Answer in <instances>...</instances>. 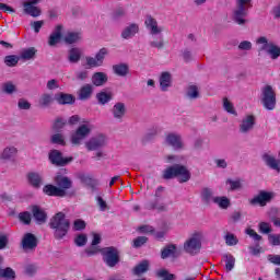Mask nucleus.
Instances as JSON below:
<instances>
[{
  "label": "nucleus",
  "instance_id": "1",
  "mask_svg": "<svg viewBox=\"0 0 280 280\" xmlns=\"http://www.w3.org/2000/svg\"><path fill=\"white\" fill-rule=\"evenodd\" d=\"M50 229H52L56 240H62L68 233L71 226L69 219L62 212H58L50 219L49 222Z\"/></svg>",
  "mask_w": 280,
  "mask_h": 280
},
{
  "label": "nucleus",
  "instance_id": "23",
  "mask_svg": "<svg viewBox=\"0 0 280 280\" xmlns=\"http://www.w3.org/2000/svg\"><path fill=\"white\" fill-rule=\"evenodd\" d=\"M60 38H62V25H57L48 38L49 47H56L60 43Z\"/></svg>",
  "mask_w": 280,
  "mask_h": 280
},
{
  "label": "nucleus",
  "instance_id": "30",
  "mask_svg": "<svg viewBox=\"0 0 280 280\" xmlns=\"http://www.w3.org/2000/svg\"><path fill=\"white\" fill-rule=\"evenodd\" d=\"M108 82V75L104 72H96L92 75L94 86H104Z\"/></svg>",
  "mask_w": 280,
  "mask_h": 280
},
{
  "label": "nucleus",
  "instance_id": "24",
  "mask_svg": "<svg viewBox=\"0 0 280 280\" xmlns=\"http://www.w3.org/2000/svg\"><path fill=\"white\" fill-rule=\"evenodd\" d=\"M170 257H178V247L174 244H168L161 250V259Z\"/></svg>",
  "mask_w": 280,
  "mask_h": 280
},
{
  "label": "nucleus",
  "instance_id": "8",
  "mask_svg": "<svg viewBox=\"0 0 280 280\" xmlns=\"http://www.w3.org/2000/svg\"><path fill=\"white\" fill-rule=\"evenodd\" d=\"M108 143V138L106 135L101 133L92 137L89 141L85 142V148L89 152H97V150H102V148H106Z\"/></svg>",
  "mask_w": 280,
  "mask_h": 280
},
{
  "label": "nucleus",
  "instance_id": "56",
  "mask_svg": "<svg viewBox=\"0 0 280 280\" xmlns=\"http://www.w3.org/2000/svg\"><path fill=\"white\" fill-rule=\"evenodd\" d=\"M85 62L91 69L95 67H102V65L97 61L96 57H85Z\"/></svg>",
  "mask_w": 280,
  "mask_h": 280
},
{
  "label": "nucleus",
  "instance_id": "36",
  "mask_svg": "<svg viewBox=\"0 0 280 280\" xmlns=\"http://www.w3.org/2000/svg\"><path fill=\"white\" fill-rule=\"evenodd\" d=\"M96 100L101 106H106L113 100V92L101 91L96 94Z\"/></svg>",
  "mask_w": 280,
  "mask_h": 280
},
{
  "label": "nucleus",
  "instance_id": "34",
  "mask_svg": "<svg viewBox=\"0 0 280 280\" xmlns=\"http://www.w3.org/2000/svg\"><path fill=\"white\" fill-rule=\"evenodd\" d=\"M102 242V236L100 234H93V241H92V246L85 249V253L88 257H92V255H96L97 250V244Z\"/></svg>",
  "mask_w": 280,
  "mask_h": 280
},
{
  "label": "nucleus",
  "instance_id": "43",
  "mask_svg": "<svg viewBox=\"0 0 280 280\" xmlns=\"http://www.w3.org/2000/svg\"><path fill=\"white\" fill-rule=\"evenodd\" d=\"M186 96L189 100H198V97H200V91L196 85H189L186 91Z\"/></svg>",
  "mask_w": 280,
  "mask_h": 280
},
{
  "label": "nucleus",
  "instance_id": "53",
  "mask_svg": "<svg viewBox=\"0 0 280 280\" xmlns=\"http://www.w3.org/2000/svg\"><path fill=\"white\" fill-rule=\"evenodd\" d=\"M159 132H161V128L159 126L151 127L145 135V139L150 141V139H154Z\"/></svg>",
  "mask_w": 280,
  "mask_h": 280
},
{
  "label": "nucleus",
  "instance_id": "52",
  "mask_svg": "<svg viewBox=\"0 0 280 280\" xmlns=\"http://www.w3.org/2000/svg\"><path fill=\"white\" fill-rule=\"evenodd\" d=\"M223 108L226 110V113H230V115H237L235 108L233 107V103L230 102L229 98H223Z\"/></svg>",
  "mask_w": 280,
  "mask_h": 280
},
{
  "label": "nucleus",
  "instance_id": "38",
  "mask_svg": "<svg viewBox=\"0 0 280 280\" xmlns=\"http://www.w3.org/2000/svg\"><path fill=\"white\" fill-rule=\"evenodd\" d=\"M213 202L214 205H218L220 209H229L231 207V199H229L226 196L214 197Z\"/></svg>",
  "mask_w": 280,
  "mask_h": 280
},
{
  "label": "nucleus",
  "instance_id": "45",
  "mask_svg": "<svg viewBox=\"0 0 280 280\" xmlns=\"http://www.w3.org/2000/svg\"><path fill=\"white\" fill-rule=\"evenodd\" d=\"M0 277L3 279H15L16 272L10 267H7L5 269H0Z\"/></svg>",
  "mask_w": 280,
  "mask_h": 280
},
{
  "label": "nucleus",
  "instance_id": "58",
  "mask_svg": "<svg viewBox=\"0 0 280 280\" xmlns=\"http://www.w3.org/2000/svg\"><path fill=\"white\" fill-rule=\"evenodd\" d=\"M20 221L23 222V224H31L32 222V214L30 212H21L19 214Z\"/></svg>",
  "mask_w": 280,
  "mask_h": 280
},
{
  "label": "nucleus",
  "instance_id": "55",
  "mask_svg": "<svg viewBox=\"0 0 280 280\" xmlns=\"http://www.w3.org/2000/svg\"><path fill=\"white\" fill-rule=\"evenodd\" d=\"M148 243V237L145 236H138L137 238L133 240V248H141L144 244Z\"/></svg>",
  "mask_w": 280,
  "mask_h": 280
},
{
  "label": "nucleus",
  "instance_id": "25",
  "mask_svg": "<svg viewBox=\"0 0 280 280\" xmlns=\"http://www.w3.org/2000/svg\"><path fill=\"white\" fill-rule=\"evenodd\" d=\"M23 8H24V14H28V16H33V19L40 16V9L36 7V3L24 2Z\"/></svg>",
  "mask_w": 280,
  "mask_h": 280
},
{
  "label": "nucleus",
  "instance_id": "48",
  "mask_svg": "<svg viewBox=\"0 0 280 280\" xmlns=\"http://www.w3.org/2000/svg\"><path fill=\"white\" fill-rule=\"evenodd\" d=\"M50 142L55 143L57 145H65V143H66L65 142V136L60 132L55 133V135L51 136Z\"/></svg>",
  "mask_w": 280,
  "mask_h": 280
},
{
  "label": "nucleus",
  "instance_id": "31",
  "mask_svg": "<svg viewBox=\"0 0 280 280\" xmlns=\"http://www.w3.org/2000/svg\"><path fill=\"white\" fill-rule=\"evenodd\" d=\"M200 198L205 205H211L213 202V189L209 187H203L200 192Z\"/></svg>",
  "mask_w": 280,
  "mask_h": 280
},
{
  "label": "nucleus",
  "instance_id": "47",
  "mask_svg": "<svg viewBox=\"0 0 280 280\" xmlns=\"http://www.w3.org/2000/svg\"><path fill=\"white\" fill-rule=\"evenodd\" d=\"M158 277H160L162 280H175L176 275L170 273L166 269H161L158 271Z\"/></svg>",
  "mask_w": 280,
  "mask_h": 280
},
{
  "label": "nucleus",
  "instance_id": "7",
  "mask_svg": "<svg viewBox=\"0 0 280 280\" xmlns=\"http://www.w3.org/2000/svg\"><path fill=\"white\" fill-rule=\"evenodd\" d=\"M101 253L103 255V261L109 268H115V266L119 264V249H117V247H104L101 249Z\"/></svg>",
  "mask_w": 280,
  "mask_h": 280
},
{
  "label": "nucleus",
  "instance_id": "6",
  "mask_svg": "<svg viewBox=\"0 0 280 280\" xmlns=\"http://www.w3.org/2000/svg\"><path fill=\"white\" fill-rule=\"evenodd\" d=\"M261 104L267 110H275L277 106V94L270 85L261 89Z\"/></svg>",
  "mask_w": 280,
  "mask_h": 280
},
{
  "label": "nucleus",
  "instance_id": "32",
  "mask_svg": "<svg viewBox=\"0 0 280 280\" xmlns=\"http://www.w3.org/2000/svg\"><path fill=\"white\" fill-rule=\"evenodd\" d=\"M27 180L32 187H35V189H38L40 185H43V176L38 173H28Z\"/></svg>",
  "mask_w": 280,
  "mask_h": 280
},
{
  "label": "nucleus",
  "instance_id": "40",
  "mask_svg": "<svg viewBox=\"0 0 280 280\" xmlns=\"http://www.w3.org/2000/svg\"><path fill=\"white\" fill-rule=\"evenodd\" d=\"M223 261L225 264V271L231 272L235 268V258L232 254H223Z\"/></svg>",
  "mask_w": 280,
  "mask_h": 280
},
{
  "label": "nucleus",
  "instance_id": "35",
  "mask_svg": "<svg viewBox=\"0 0 280 280\" xmlns=\"http://www.w3.org/2000/svg\"><path fill=\"white\" fill-rule=\"evenodd\" d=\"M149 268L150 262L148 260H142L133 268L132 273L136 275V277H141V275L148 272Z\"/></svg>",
  "mask_w": 280,
  "mask_h": 280
},
{
  "label": "nucleus",
  "instance_id": "12",
  "mask_svg": "<svg viewBox=\"0 0 280 280\" xmlns=\"http://www.w3.org/2000/svg\"><path fill=\"white\" fill-rule=\"evenodd\" d=\"M38 246V238L36 235L32 233H26L22 237L21 247L24 250V253H32V250H36V247Z\"/></svg>",
  "mask_w": 280,
  "mask_h": 280
},
{
  "label": "nucleus",
  "instance_id": "15",
  "mask_svg": "<svg viewBox=\"0 0 280 280\" xmlns=\"http://www.w3.org/2000/svg\"><path fill=\"white\" fill-rule=\"evenodd\" d=\"M43 191L46 196H55L57 198H65V196H67V191L51 184L44 186Z\"/></svg>",
  "mask_w": 280,
  "mask_h": 280
},
{
  "label": "nucleus",
  "instance_id": "61",
  "mask_svg": "<svg viewBox=\"0 0 280 280\" xmlns=\"http://www.w3.org/2000/svg\"><path fill=\"white\" fill-rule=\"evenodd\" d=\"M268 240L271 246H280V234H269Z\"/></svg>",
  "mask_w": 280,
  "mask_h": 280
},
{
  "label": "nucleus",
  "instance_id": "5",
  "mask_svg": "<svg viewBox=\"0 0 280 280\" xmlns=\"http://www.w3.org/2000/svg\"><path fill=\"white\" fill-rule=\"evenodd\" d=\"M183 248L187 255H191L192 257L198 255V253H200V248H202V236L200 233H194L190 237H188L184 242Z\"/></svg>",
  "mask_w": 280,
  "mask_h": 280
},
{
  "label": "nucleus",
  "instance_id": "59",
  "mask_svg": "<svg viewBox=\"0 0 280 280\" xmlns=\"http://www.w3.org/2000/svg\"><path fill=\"white\" fill-rule=\"evenodd\" d=\"M84 229H86V222H84V220L78 219L74 221L73 223L74 231H84Z\"/></svg>",
  "mask_w": 280,
  "mask_h": 280
},
{
  "label": "nucleus",
  "instance_id": "54",
  "mask_svg": "<svg viewBox=\"0 0 280 280\" xmlns=\"http://www.w3.org/2000/svg\"><path fill=\"white\" fill-rule=\"evenodd\" d=\"M18 108H20V110H30L32 108V104L25 98H20L18 102Z\"/></svg>",
  "mask_w": 280,
  "mask_h": 280
},
{
  "label": "nucleus",
  "instance_id": "46",
  "mask_svg": "<svg viewBox=\"0 0 280 280\" xmlns=\"http://www.w3.org/2000/svg\"><path fill=\"white\" fill-rule=\"evenodd\" d=\"M20 59L21 58H19L16 55H9L4 58V65H7V67H16Z\"/></svg>",
  "mask_w": 280,
  "mask_h": 280
},
{
  "label": "nucleus",
  "instance_id": "57",
  "mask_svg": "<svg viewBox=\"0 0 280 280\" xmlns=\"http://www.w3.org/2000/svg\"><path fill=\"white\" fill-rule=\"evenodd\" d=\"M165 43L163 42V36H160L158 39L150 42V47L154 49H163Z\"/></svg>",
  "mask_w": 280,
  "mask_h": 280
},
{
  "label": "nucleus",
  "instance_id": "51",
  "mask_svg": "<svg viewBox=\"0 0 280 280\" xmlns=\"http://www.w3.org/2000/svg\"><path fill=\"white\" fill-rule=\"evenodd\" d=\"M258 229L264 235H269V233H272V225H270L268 222H260Z\"/></svg>",
  "mask_w": 280,
  "mask_h": 280
},
{
  "label": "nucleus",
  "instance_id": "9",
  "mask_svg": "<svg viewBox=\"0 0 280 280\" xmlns=\"http://www.w3.org/2000/svg\"><path fill=\"white\" fill-rule=\"evenodd\" d=\"M91 130H93V125L84 124L81 125L74 135L71 137V143L73 145H80L83 140L91 135Z\"/></svg>",
  "mask_w": 280,
  "mask_h": 280
},
{
  "label": "nucleus",
  "instance_id": "28",
  "mask_svg": "<svg viewBox=\"0 0 280 280\" xmlns=\"http://www.w3.org/2000/svg\"><path fill=\"white\" fill-rule=\"evenodd\" d=\"M63 40L67 45H73L75 43H80V40H82V33H80V32H68L63 36Z\"/></svg>",
  "mask_w": 280,
  "mask_h": 280
},
{
  "label": "nucleus",
  "instance_id": "49",
  "mask_svg": "<svg viewBox=\"0 0 280 280\" xmlns=\"http://www.w3.org/2000/svg\"><path fill=\"white\" fill-rule=\"evenodd\" d=\"M226 185H230V191L242 189V182L240 179H228Z\"/></svg>",
  "mask_w": 280,
  "mask_h": 280
},
{
  "label": "nucleus",
  "instance_id": "63",
  "mask_svg": "<svg viewBox=\"0 0 280 280\" xmlns=\"http://www.w3.org/2000/svg\"><path fill=\"white\" fill-rule=\"evenodd\" d=\"M246 235H249V237H253V240H255V242H261V235L257 234V232H255V230L253 229H247L245 231Z\"/></svg>",
  "mask_w": 280,
  "mask_h": 280
},
{
  "label": "nucleus",
  "instance_id": "62",
  "mask_svg": "<svg viewBox=\"0 0 280 280\" xmlns=\"http://www.w3.org/2000/svg\"><path fill=\"white\" fill-rule=\"evenodd\" d=\"M77 246H86L88 237L85 234H80L74 240Z\"/></svg>",
  "mask_w": 280,
  "mask_h": 280
},
{
  "label": "nucleus",
  "instance_id": "39",
  "mask_svg": "<svg viewBox=\"0 0 280 280\" xmlns=\"http://www.w3.org/2000/svg\"><path fill=\"white\" fill-rule=\"evenodd\" d=\"M145 25L148 30H150L151 34L153 35L161 34V32H163V30L159 28V24L156 23V20L152 18L147 19Z\"/></svg>",
  "mask_w": 280,
  "mask_h": 280
},
{
  "label": "nucleus",
  "instance_id": "44",
  "mask_svg": "<svg viewBox=\"0 0 280 280\" xmlns=\"http://www.w3.org/2000/svg\"><path fill=\"white\" fill-rule=\"evenodd\" d=\"M224 240L226 246H237V244H240V240L233 233H226Z\"/></svg>",
  "mask_w": 280,
  "mask_h": 280
},
{
  "label": "nucleus",
  "instance_id": "3",
  "mask_svg": "<svg viewBox=\"0 0 280 280\" xmlns=\"http://www.w3.org/2000/svg\"><path fill=\"white\" fill-rule=\"evenodd\" d=\"M253 0H236V7L233 10L232 19L237 25L246 24V16H248V10L252 8Z\"/></svg>",
  "mask_w": 280,
  "mask_h": 280
},
{
  "label": "nucleus",
  "instance_id": "13",
  "mask_svg": "<svg viewBox=\"0 0 280 280\" xmlns=\"http://www.w3.org/2000/svg\"><path fill=\"white\" fill-rule=\"evenodd\" d=\"M110 113L114 119H116V121H122L127 113L126 103H122V102L115 103L113 108L110 109Z\"/></svg>",
  "mask_w": 280,
  "mask_h": 280
},
{
  "label": "nucleus",
  "instance_id": "42",
  "mask_svg": "<svg viewBox=\"0 0 280 280\" xmlns=\"http://www.w3.org/2000/svg\"><path fill=\"white\" fill-rule=\"evenodd\" d=\"M67 126V119L62 117H57L52 124V130L55 132H62V128Z\"/></svg>",
  "mask_w": 280,
  "mask_h": 280
},
{
  "label": "nucleus",
  "instance_id": "27",
  "mask_svg": "<svg viewBox=\"0 0 280 280\" xmlns=\"http://www.w3.org/2000/svg\"><path fill=\"white\" fill-rule=\"evenodd\" d=\"M113 72L119 78H126L130 73V67L128 63H117L113 66Z\"/></svg>",
  "mask_w": 280,
  "mask_h": 280
},
{
  "label": "nucleus",
  "instance_id": "11",
  "mask_svg": "<svg viewBox=\"0 0 280 280\" xmlns=\"http://www.w3.org/2000/svg\"><path fill=\"white\" fill-rule=\"evenodd\" d=\"M49 161L52 163V165H56L57 167H65V165H69L71 161H73V158H65L62 156V152L59 150H51L49 152Z\"/></svg>",
  "mask_w": 280,
  "mask_h": 280
},
{
  "label": "nucleus",
  "instance_id": "2",
  "mask_svg": "<svg viewBox=\"0 0 280 280\" xmlns=\"http://www.w3.org/2000/svg\"><path fill=\"white\" fill-rule=\"evenodd\" d=\"M163 178L164 180L178 178V183H189L191 180V172L183 164H175L164 170Z\"/></svg>",
  "mask_w": 280,
  "mask_h": 280
},
{
  "label": "nucleus",
  "instance_id": "17",
  "mask_svg": "<svg viewBox=\"0 0 280 280\" xmlns=\"http://www.w3.org/2000/svg\"><path fill=\"white\" fill-rule=\"evenodd\" d=\"M68 62L70 65H78L80 60H82V48L79 47H72L68 50V57H67Z\"/></svg>",
  "mask_w": 280,
  "mask_h": 280
},
{
  "label": "nucleus",
  "instance_id": "16",
  "mask_svg": "<svg viewBox=\"0 0 280 280\" xmlns=\"http://www.w3.org/2000/svg\"><path fill=\"white\" fill-rule=\"evenodd\" d=\"M165 141L167 145H171L174 150H183V139L179 135L168 133Z\"/></svg>",
  "mask_w": 280,
  "mask_h": 280
},
{
  "label": "nucleus",
  "instance_id": "21",
  "mask_svg": "<svg viewBox=\"0 0 280 280\" xmlns=\"http://www.w3.org/2000/svg\"><path fill=\"white\" fill-rule=\"evenodd\" d=\"M55 183L59 189H62L63 191H67V189H71L73 186V182L67 176L63 175H57L55 177Z\"/></svg>",
  "mask_w": 280,
  "mask_h": 280
},
{
  "label": "nucleus",
  "instance_id": "33",
  "mask_svg": "<svg viewBox=\"0 0 280 280\" xmlns=\"http://www.w3.org/2000/svg\"><path fill=\"white\" fill-rule=\"evenodd\" d=\"M92 95H93V85L91 84L83 85L79 91V100L81 101L91 100Z\"/></svg>",
  "mask_w": 280,
  "mask_h": 280
},
{
  "label": "nucleus",
  "instance_id": "19",
  "mask_svg": "<svg viewBox=\"0 0 280 280\" xmlns=\"http://www.w3.org/2000/svg\"><path fill=\"white\" fill-rule=\"evenodd\" d=\"M139 34V25L136 23L129 24L121 32V38L125 40H130V38H135Z\"/></svg>",
  "mask_w": 280,
  "mask_h": 280
},
{
  "label": "nucleus",
  "instance_id": "10",
  "mask_svg": "<svg viewBox=\"0 0 280 280\" xmlns=\"http://www.w3.org/2000/svg\"><path fill=\"white\" fill-rule=\"evenodd\" d=\"M275 198V194L260 190L256 196L248 200L252 207H266Z\"/></svg>",
  "mask_w": 280,
  "mask_h": 280
},
{
  "label": "nucleus",
  "instance_id": "64",
  "mask_svg": "<svg viewBox=\"0 0 280 280\" xmlns=\"http://www.w3.org/2000/svg\"><path fill=\"white\" fill-rule=\"evenodd\" d=\"M267 259L268 261H270V264H273L275 266H280V255H268Z\"/></svg>",
  "mask_w": 280,
  "mask_h": 280
},
{
  "label": "nucleus",
  "instance_id": "20",
  "mask_svg": "<svg viewBox=\"0 0 280 280\" xmlns=\"http://www.w3.org/2000/svg\"><path fill=\"white\" fill-rule=\"evenodd\" d=\"M32 214L37 224H45L47 222V212L38 206L32 207Z\"/></svg>",
  "mask_w": 280,
  "mask_h": 280
},
{
  "label": "nucleus",
  "instance_id": "41",
  "mask_svg": "<svg viewBox=\"0 0 280 280\" xmlns=\"http://www.w3.org/2000/svg\"><path fill=\"white\" fill-rule=\"evenodd\" d=\"M36 51L37 50L34 47L23 49L21 51L20 58L21 60H34V58H36Z\"/></svg>",
  "mask_w": 280,
  "mask_h": 280
},
{
  "label": "nucleus",
  "instance_id": "29",
  "mask_svg": "<svg viewBox=\"0 0 280 280\" xmlns=\"http://www.w3.org/2000/svg\"><path fill=\"white\" fill-rule=\"evenodd\" d=\"M54 100H56L54 94L44 93L38 100V105L40 106V108H49V106L54 104Z\"/></svg>",
  "mask_w": 280,
  "mask_h": 280
},
{
  "label": "nucleus",
  "instance_id": "26",
  "mask_svg": "<svg viewBox=\"0 0 280 280\" xmlns=\"http://www.w3.org/2000/svg\"><path fill=\"white\" fill-rule=\"evenodd\" d=\"M161 91L165 92L172 86V73L162 72L159 79Z\"/></svg>",
  "mask_w": 280,
  "mask_h": 280
},
{
  "label": "nucleus",
  "instance_id": "18",
  "mask_svg": "<svg viewBox=\"0 0 280 280\" xmlns=\"http://www.w3.org/2000/svg\"><path fill=\"white\" fill-rule=\"evenodd\" d=\"M55 101L57 102V104H60L61 106H65L67 104H75V96L72 94L59 92L55 94Z\"/></svg>",
  "mask_w": 280,
  "mask_h": 280
},
{
  "label": "nucleus",
  "instance_id": "50",
  "mask_svg": "<svg viewBox=\"0 0 280 280\" xmlns=\"http://www.w3.org/2000/svg\"><path fill=\"white\" fill-rule=\"evenodd\" d=\"M108 56V49L107 48H101L100 51L96 52L95 58L98 62V65H104V58Z\"/></svg>",
  "mask_w": 280,
  "mask_h": 280
},
{
  "label": "nucleus",
  "instance_id": "37",
  "mask_svg": "<svg viewBox=\"0 0 280 280\" xmlns=\"http://www.w3.org/2000/svg\"><path fill=\"white\" fill-rule=\"evenodd\" d=\"M19 150H16L15 147H7L0 154V159L2 161H10V159H13L15 154H18Z\"/></svg>",
  "mask_w": 280,
  "mask_h": 280
},
{
  "label": "nucleus",
  "instance_id": "22",
  "mask_svg": "<svg viewBox=\"0 0 280 280\" xmlns=\"http://www.w3.org/2000/svg\"><path fill=\"white\" fill-rule=\"evenodd\" d=\"M262 161L271 170H276V172H280L279 161L270 152L262 154Z\"/></svg>",
  "mask_w": 280,
  "mask_h": 280
},
{
  "label": "nucleus",
  "instance_id": "60",
  "mask_svg": "<svg viewBox=\"0 0 280 280\" xmlns=\"http://www.w3.org/2000/svg\"><path fill=\"white\" fill-rule=\"evenodd\" d=\"M238 49L241 51H250L253 49V43H250L249 40H243L240 43Z\"/></svg>",
  "mask_w": 280,
  "mask_h": 280
},
{
  "label": "nucleus",
  "instance_id": "4",
  "mask_svg": "<svg viewBox=\"0 0 280 280\" xmlns=\"http://www.w3.org/2000/svg\"><path fill=\"white\" fill-rule=\"evenodd\" d=\"M257 45H260L259 51H266L270 56L271 60H277L280 56V47L266 36L258 37Z\"/></svg>",
  "mask_w": 280,
  "mask_h": 280
},
{
  "label": "nucleus",
  "instance_id": "14",
  "mask_svg": "<svg viewBox=\"0 0 280 280\" xmlns=\"http://www.w3.org/2000/svg\"><path fill=\"white\" fill-rule=\"evenodd\" d=\"M253 128H255V116H245L240 124V132L242 135H248Z\"/></svg>",
  "mask_w": 280,
  "mask_h": 280
}]
</instances>
